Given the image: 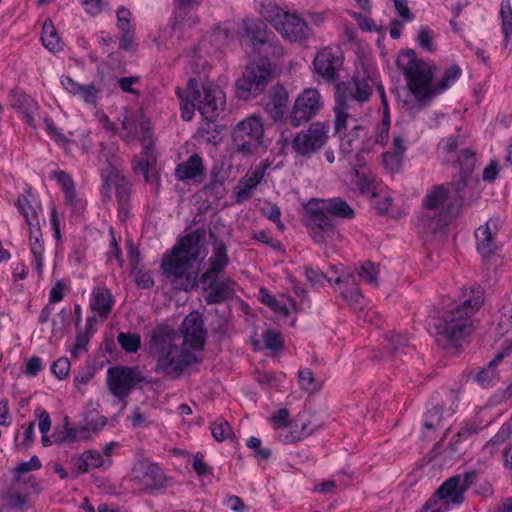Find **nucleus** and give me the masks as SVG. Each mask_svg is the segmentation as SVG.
I'll return each instance as SVG.
<instances>
[{
    "label": "nucleus",
    "instance_id": "obj_1",
    "mask_svg": "<svg viewBox=\"0 0 512 512\" xmlns=\"http://www.w3.org/2000/svg\"><path fill=\"white\" fill-rule=\"evenodd\" d=\"M204 256L205 231L195 230L183 237L163 258L161 267L175 289L188 291L196 285L197 271H192L193 263Z\"/></svg>",
    "mask_w": 512,
    "mask_h": 512
},
{
    "label": "nucleus",
    "instance_id": "obj_2",
    "mask_svg": "<svg viewBox=\"0 0 512 512\" xmlns=\"http://www.w3.org/2000/svg\"><path fill=\"white\" fill-rule=\"evenodd\" d=\"M397 62L407 79L409 89L422 105L450 88L461 76L459 66L453 65L445 70L438 83L433 84L434 68L418 59L412 49L406 50Z\"/></svg>",
    "mask_w": 512,
    "mask_h": 512
},
{
    "label": "nucleus",
    "instance_id": "obj_3",
    "mask_svg": "<svg viewBox=\"0 0 512 512\" xmlns=\"http://www.w3.org/2000/svg\"><path fill=\"white\" fill-rule=\"evenodd\" d=\"M177 332L167 325H160L151 332V352L156 359L155 371L167 378H178L199 358L183 345L179 346Z\"/></svg>",
    "mask_w": 512,
    "mask_h": 512
},
{
    "label": "nucleus",
    "instance_id": "obj_4",
    "mask_svg": "<svg viewBox=\"0 0 512 512\" xmlns=\"http://www.w3.org/2000/svg\"><path fill=\"white\" fill-rule=\"evenodd\" d=\"M328 214L344 219H352L355 216L354 209L340 197L309 202L306 225L316 243H329L339 238V233Z\"/></svg>",
    "mask_w": 512,
    "mask_h": 512
},
{
    "label": "nucleus",
    "instance_id": "obj_5",
    "mask_svg": "<svg viewBox=\"0 0 512 512\" xmlns=\"http://www.w3.org/2000/svg\"><path fill=\"white\" fill-rule=\"evenodd\" d=\"M477 327L475 317L454 305L448 307L434 323L437 342L445 348H456Z\"/></svg>",
    "mask_w": 512,
    "mask_h": 512
},
{
    "label": "nucleus",
    "instance_id": "obj_6",
    "mask_svg": "<svg viewBox=\"0 0 512 512\" xmlns=\"http://www.w3.org/2000/svg\"><path fill=\"white\" fill-rule=\"evenodd\" d=\"M450 191L444 185L430 188L422 199L423 212L421 221L432 232L447 225L450 218L459 213L458 207L450 203Z\"/></svg>",
    "mask_w": 512,
    "mask_h": 512
},
{
    "label": "nucleus",
    "instance_id": "obj_7",
    "mask_svg": "<svg viewBox=\"0 0 512 512\" xmlns=\"http://www.w3.org/2000/svg\"><path fill=\"white\" fill-rule=\"evenodd\" d=\"M101 147L102 150L98 156V160L106 164L105 168H101V176L103 179L102 193L109 197L111 187L114 186L116 189L119 209L121 212L127 213L128 203L130 200V185L122 174V162L117 156L113 155L110 151H107L103 145H101Z\"/></svg>",
    "mask_w": 512,
    "mask_h": 512
},
{
    "label": "nucleus",
    "instance_id": "obj_8",
    "mask_svg": "<svg viewBox=\"0 0 512 512\" xmlns=\"http://www.w3.org/2000/svg\"><path fill=\"white\" fill-rule=\"evenodd\" d=\"M188 98L195 101L197 110L208 121H214L224 110V92L213 84H203L200 87L196 78L188 81Z\"/></svg>",
    "mask_w": 512,
    "mask_h": 512
},
{
    "label": "nucleus",
    "instance_id": "obj_9",
    "mask_svg": "<svg viewBox=\"0 0 512 512\" xmlns=\"http://www.w3.org/2000/svg\"><path fill=\"white\" fill-rule=\"evenodd\" d=\"M264 124L259 116L251 115L238 122L232 130V141L237 152L251 155L262 146Z\"/></svg>",
    "mask_w": 512,
    "mask_h": 512
},
{
    "label": "nucleus",
    "instance_id": "obj_10",
    "mask_svg": "<svg viewBox=\"0 0 512 512\" xmlns=\"http://www.w3.org/2000/svg\"><path fill=\"white\" fill-rule=\"evenodd\" d=\"M271 78V63L247 65L242 76L236 81V96L243 100L255 98L265 90Z\"/></svg>",
    "mask_w": 512,
    "mask_h": 512
},
{
    "label": "nucleus",
    "instance_id": "obj_11",
    "mask_svg": "<svg viewBox=\"0 0 512 512\" xmlns=\"http://www.w3.org/2000/svg\"><path fill=\"white\" fill-rule=\"evenodd\" d=\"M144 381L145 377L138 367L114 366L107 370L108 390L119 401H125L134 387Z\"/></svg>",
    "mask_w": 512,
    "mask_h": 512
},
{
    "label": "nucleus",
    "instance_id": "obj_12",
    "mask_svg": "<svg viewBox=\"0 0 512 512\" xmlns=\"http://www.w3.org/2000/svg\"><path fill=\"white\" fill-rule=\"evenodd\" d=\"M121 124L122 131L120 136L124 141L131 142L140 139L144 149L152 148L153 140L150 122L141 109L130 111L125 108Z\"/></svg>",
    "mask_w": 512,
    "mask_h": 512
},
{
    "label": "nucleus",
    "instance_id": "obj_13",
    "mask_svg": "<svg viewBox=\"0 0 512 512\" xmlns=\"http://www.w3.org/2000/svg\"><path fill=\"white\" fill-rule=\"evenodd\" d=\"M270 22L289 41L303 42L311 36V29L306 21L295 13L278 9Z\"/></svg>",
    "mask_w": 512,
    "mask_h": 512
},
{
    "label": "nucleus",
    "instance_id": "obj_14",
    "mask_svg": "<svg viewBox=\"0 0 512 512\" xmlns=\"http://www.w3.org/2000/svg\"><path fill=\"white\" fill-rule=\"evenodd\" d=\"M322 108L321 95L317 89H305L296 99L290 114V123L298 127L312 119Z\"/></svg>",
    "mask_w": 512,
    "mask_h": 512
},
{
    "label": "nucleus",
    "instance_id": "obj_15",
    "mask_svg": "<svg viewBox=\"0 0 512 512\" xmlns=\"http://www.w3.org/2000/svg\"><path fill=\"white\" fill-rule=\"evenodd\" d=\"M374 81L366 75H354L350 81L341 82L336 85V99H343L350 103L352 100L365 102L369 99Z\"/></svg>",
    "mask_w": 512,
    "mask_h": 512
},
{
    "label": "nucleus",
    "instance_id": "obj_16",
    "mask_svg": "<svg viewBox=\"0 0 512 512\" xmlns=\"http://www.w3.org/2000/svg\"><path fill=\"white\" fill-rule=\"evenodd\" d=\"M328 129L325 125L316 122L310 127L297 134L292 146L301 155H310L319 150L328 139Z\"/></svg>",
    "mask_w": 512,
    "mask_h": 512
},
{
    "label": "nucleus",
    "instance_id": "obj_17",
    "mask_svg": "<svg viewBox=\"0 0 512 512\" xmlns=\"http://www.w3.org/2000/svg\"><path fill=\"white\" fill-rule=\"evenodd\" d=\"M476 477V473L474 471L465 472L462 475H455L448 478L442 485L438 488L439 494L446 500L449 504L459 505L464 501V493L468 490V488L472 485L474 479Z\"/></svg>",
    "mask_w": 512,
    "mask_h": 512
},
{
    "label": "nucleus",
    "instance_id": "obj_18",
    "mask_svg": "<svg viewBox=\"0 0 512 512\" xmlns=\"http://www.w3.org/2000/svg\"><path fill=\"white\" fill-rule=\"evenodd\" d=\"M313 66L319 76L328 82H334L342 66V58L338 50L325 47L316 54Z\"/></svg>",
    "mask_w": 512,
    "mask_h": 512
},
{
    "label": "nucleus",
    "instance_id": "obj_19",
    "mask_svg": "<svg viewBox=\"0 0 512 512\" xmlns=\"http://www.w3.org/2000/svg\"><path fill=\"white\" fill-rule=\"evenodd\" d=\"M181 331L184 347L189 346L193 350H201L204 347L206 330L200 314L191 313L186 316L182 322Z\"/></svg>",
    "mask_w": 512,
    "mask_h": 512
},
{
    "label": "nucleus",
    "instance_id": "obj_20",
    "mask_svg": "<svg viewBox=\"0 0 512 512\" xmlns=\"http://www.w3.org/2000/svg\"><path fill=\"white\" fill-rule=\"evenodd\" d=\"M133 477L147 490L159 489L165 485V475L156 464L139 462L133 468Z\"/></svg>",
    "mask_w": 512,
    "mask_h": 512
},
{
    "label": "nucleus",
    "instance_id": "obj_21",
    "mask_svg": "<svg viewBox=\"0 0 512 512\" xmlns=\"http://www.w3.org/2000/svg\"><path fill=\"white\" fill-rule=\"evenodd\" d=\"M245 35L241 39L244 47H249L254 51L273 34L267 30V25L262 20L245 19L243 21Z\"/></svg>",
    "mask_w": 512,
    "mask_h": 512
},
{
    "label": "nucleus",
    "instance_id": "obj_22",
    "mask_svg": "<svg viewBox=\"0 0 512 512\" xmlns=\"http://www.w3.org/2000/svg\"><path fill=\"white\" fill-rule=\"evenodd\" d=\"M498 224V219H489L475 231L477 250L484 257L492 255L496 250L495 235L499 230Z\"/></svg>",
    "mask_w": 512,
    "mask_h": 512
},
{
    "label": "nucleus",
    "instance_id": "obj_23",
    "mask_svg": "<svg viewBox=\"0 0 512 512\" xmlns=\"http://www.w3.org/2000/svg\"><path fill=\"white\" fill-rule=\"evenodd\" d=\"M484 299V290L482 287L474 285L469 288H463L460 296L452 305L458 309L467 311L468 314L475 317L476 313L483 306Z\"/></svg>",
    "mask_w": 512,
    "mask_h": 512
},
{
    "label": "nucleus",
    "instance_id": "obj_24",
    "mask_svg": "<svg viewBox=\"0 0 512 512\" xmlns=\"http://www.w3.org/2000/svg\"><path fill=\"white\" fill-rule=\"evenodd\" d=\"M265 175L262 168H257L242 177L234 188L235 202L240 204L252 197L253 190L261 183Z\"/></svg>",
    "mask_w": 512,
    "mask_h": 512
},
{
    "label": "nucleus",
    "instance_id": "obj_25",
    "mask_svg": "<svg viewBox=\"0 0 512 512\" xmlns=\"http://www.w3.org/2000/svg\"><path fill=\"white\" fill-rule=\"evenodd\" d=\"M209 291L205 297L208 304H219L234 295L235 282L230 277L218 280L217 277L209 279Z\"/></svg>",
    "mask_w": 512,
    "mask_h": 512
},
{
    "label": "nucleus",
    "instance_id": "obj_26",
    "mask_svg": "<svg viewBox=\"0 0 512 512\" xmlns=\"http://www.w3.org/2000/svg\"><path fill=\"white\" fill-rule=\"evenodd\" d=\"M9 102L22 115L26 124L34 126V114L38 110V104L30 96L13 90L9 94Z\"/></svg>",
    "mask_w": 512,
    "mask_h": 512
},
{
    "label": "nucleus",
    "instance_id": "obj_27",
    "mask_svg": "<svg viewBox=\"0 0 512 512\" xmlns=\"http://www.w3.org/2000/svg\"><path fill=\"white\" fill-rule=\"evenodd\" d=\"M288 103V92L281 85L274 86L268 95L265 102V110L274 120H279L283 117Z\"/></svg>",
    "mask_w": 512,
    "mask_h": 512
},
{
    "label": "nucleus",
    "instance_id": "obj_28",
    "mask_svg": "<svg viewBox=\"0 0 512 512\" xmlns=\"http://www.w3.org/2000/svg\"><path fill=\"white\" fill-rule=\"evenodd\" d=\"M229 257L226 245L222 242H215L213 253L209 258V269L202 274V281L207 282L209 279L218 277V274L228 265Z\"/></svg>",
    "mask_w": 512,
    "mask_h": 512
},
{
    "label": "nucleus",
    "instance_id": "obj_29",
    "mask_svg": "<svg viewBox=\"0 0 512 512\" xmlns=\"http://www.w3.org/2000/svg\"><path fill=\"white\" fill-rule=\"evenodd\" d=\"M319 426V424H316L313 421L312 417H300L294 421V425L290 431L285 434H281V438L283 442L287 444L301 441L317 431Z\"/></svg>",
    "mask_w": 512,
    "mask_h": 512
},
{
    "label": "nucleus",
    "instance_id": "obj_30",
    "mask_svg": "<svg viewBox=\"0 0 512 512\" xmlns=\"http://www.w3.org/2000/svg\"><path fill=\"white\" fill-rule=\"evenodd\" d=\"M512 351V341L502 351H499L493 360L488 365L481 369L477 375V382L484 388L489 387L498 380V372L496 371V365L502 361Z\"/></svg>",
    "mask_w": 512,
    "mask_h": 512
},
{
    "label": "nucleus",
    "instance_id": "obj_31",
    "mask_svg": "<svg viewBox=\"0 0 512 512\" xmlns=\"http://www.w3.org/2000/svg\"><path fill=\"white\" fill-rule=\"evenodd\" d=\"M350 103L343 99H336V105L334 106L335 121L334 130L335 133L341 135L342 133H348V129L352 130L354 124H358L357 120L354 119L349 113Z\"/></svg>",
    "mask_w": 512,
    "mask_h": 512
},
{
    "label": "nucleus",
    "instance_id": "obj_32",
    "mask_svg": "<svg viewBox=\"0 0 512 512\" xmlns=\"http://www.w3.org/2000/svg\"><path fill=\"white\" fill-rule=\"evenodd\" d=\"M203 162L199 155L193 154L186 161L177 165L175 173L179 180H188L203 174Z\"/></svg>",
    "mask_w": 512,
    "mask_h": 512
},
{
    "label": "nucleus",
    "instance_id": "obj_33",
    "mask_svg": "<svg viewBox=\"0 0 512 512\" xmlns=\"http://www.w3.org/2000/svg\"><path fill=\"white\" fill-rule=\"evenodd\" d=\"M362 132L365 133V127L360 124H354L351 131L340 135V159H349L351 157Z\"/></svg>",
    "mask_w": 512,
    "mask_h": 512
},
{
    "label": "nucleus",
    "instance_id": "obj_34",
    "mask_svg": "<svg viewBox=\"0 0 512 512\" xmlns=\"http://www.w3.org/2000/svg\"><path fill=\"white\" fill-rule=\"evenodd\" d=\"M30 232V250L34 256L36 269L39 274L42 273L43 269V256H44V247L41 242L42 233L40 231L39 221H36V225L29 226Z\"/></svg>",
    "mask_w": 512,
    "mask_h": 512
},
{
    "label": "nucleus",
    "instance_id": "obj_35",
    "mask_svg": "<svg viewBox=\"0 0 512 512\" xmlns=\"http://www.w3.org/2000/svg\"><path fill=\"white\" fill-rule=\"evenodd\" d=\"M253 52L257 54L260 59L263 58L264 62L268 63H270V60L281 58L285 53L283 47L276 40L274 33Z\"/></svg>",
    "mask_w": 512,
    "mask_h": 512
},
{
    "label": "nucleus",
    "instance_id": "obj_36",
    "mask_svg": "<svg viewBox=\"0 0 512 512\" xmlns=\"http://www.w3.org/2000/svg\"><path fill=\"white\" fill-rule=\"evenodd\" d=\"M41 40L45 48L56 53L63 49L61 39L51 20L47 19L42 27Z\"/></svg>",
    "mask_w": 512,
    "mask_h": 512
},
{
    "label": "nucleus",
    "instance_id": "obj_37",
    "mask_svg": "<svg viewBox=\"0 0 512 512\" xmlns=\"http://www.w3.org/2000/svg\"><path fill=\"white\" fill-rule=\"evenodd\" d=\"M91 308L101 317L106 318L112 309V299L110 292L107 289H95L93 291Z\"/></svg>",
    "mask_w": 512,
    "mask_h": 512
},
{
    "label": "nucleus",
    "instance_id": "obj_38",
    "mask_svg": "<svg viewBox=\"0 0 512 512\" xmlns=\"http://www.w3.org/2000/svg\"><path fill=\"white\" fill-rule=\"evenodd\" d=\"M299 384L302 390L308 393H315L322 387V382L318 381L310 369H302L298 373Z\"/></svg>",
    "mask_w": 512,
    "mask_h": 512
},
{
    "label": "nucleus",
    "instance_id": "obj_39",
    "mask_svg": "<svg viewBox=\"0 0 512 512\" xmlns=\"http://www.w3.org/2000/svg\"><path fill=\"white\" fill-rule=\"evenodd\" d=\"M500 16L502 19V31L507 44L512 37V8L510 0H502Z\"/></svg>",
    "mask_w": 512,
    "mask_h": 512
},
{
    "label": "nucleus",
    "instance_id": "obj_40",
    "mask_svg": "<svg viewBox=\"0 0 512 512\" xmlns=\"http://www.w3.org/2000/svg\"><path fill=\"white\" fill-rule=\"evenodd\" d=\"M512 327V303H504L499 310V321L497 323V332L503 336L509 332Z\"/></svg>",
    "mask_w": 512,
    "mask_h": 512
},
{
    "label": "nucleus",
    "instance_id": "obj_41",
    "mask_svg": "<svg viewBox=\"0 0 512 512\" xmlns=\"http://www.w3.org/2000/svg\"><path fill=\"white\" fill-rule=\"evenodd\" d=\"M29 195H21L18 197L17 206L19 211L25 217L28 226L36 225V221H38L37 213L34 207L31 205V201L29 199Z\"/></svg>",
    "mask_w": 512,
    "mask_h": 512
},
{
    "label": "nucleus",
    "instance_id": "obj_42",
    "mask_svg": "<svg viewBox=\"0 0 512 512\" xmlns=\"http://www.w3.org/2000/svg\"><path fill=\"white\" fill-rule=\"evenodd\" d=\"M211 432L215 440L219 442L227 440L233 435L231 426L223 418H218L213 422Z\"/></svg>",
    "mask_w": 512,
    "mask_h": 512
},
{
    "label": "nucleus",
    "instance_id": "obj_43",
    "mask_svg": "<svg viewBox=\"0 0 512 512\" xmlns=\"http://www.w3.org/2000/svg\"><path fill=\"white\" fill-rule=\"evenodd\" d=\"M55 178L57 181L61 184L62 190L65 193L66 199L69 202H72L76 196L75 188H74V182L71 178V176L66 173L65 171H55L54 173Z\"/></svg>",
    "mask_w": 512,
    "mask_h": 512
},
{
    "label": "nucleus",
    "instance_id": "obj_44",
    "mask_svg": "<svg viewBox=\"0 0 512 512\" xmlns=\"http://www.w3.org/2000/svg\"><path fill=\"white\" fill-rule=\"evenodd\" d=\"M117 340L122 349L128 353H135L141 345V339L138 334L121 332L118 334Z\"/></svg>",
    "mask_w": 512,
    "mask_h": 512
},
{
    "label": "nucleus",
    "instance_id": "obj_45",
    "mask_svg": "<svg viewBox=\"0 0 512 512\" xmlns=\"http://www.w3.org/2000/svg\"><path fill=\"white\" fill-rule=\"evenodd\" d=\"M379 270L372 262L367 261L363 263L358 271V276L366 283L377 286L378 285Z\"/></svg>",
    "mask_w": 512,
    "mask_h": 512
},
{
    "label": "nucleus",
    "instance_id": "obj_46",
    "mask_svg": "<svg viewBox=\"0 0 512 512\" xmlns=\"http://www.w3.org/2000/svg\"><path fill=\"white\" fill-rule=\"evenodd\" d=\"M449 503L439 494V490L426 501L422 507L423 512H445Z\"/></svg>",
    "mask_w": 512,
    "mask_h": 512
},
{
    "label": "nucleus",
    "instance_id": "obj_47",
    "mask_svg": "<svg viewBox=\"0 0 512 512\" xmlns=\"http://www.w3.org/2000/svg\"><path fill=\"white\" fill-rule=\"evenodd\" d=\"M442 409L440 406H433L425 414L424 428L427 430H435L442 426Z\"/></svg>",
    "mask_w": 512,
    "mask_h": 512
},
{
    "label": "nucleus",
    "instance_id": "obj_48",
    "mask_svg": "<svg viewBox=\"0 0 512 512\" xmlns=\"http://www.w3.org/2000/svg\"><path fill=\"white\" fill-rule=\"evenodd\" d=\"M475 155L470 150H463L461 151L460 155L458 156V163L460 166V173L472 175V172L475 168Z\"/></svg>",
    "mask_w": 512,
    "mask_h": 512
},
{
    "label": "nucleus",
    "instance_id": "obj_49",
    "mask_svg": "<svg viewBox=\"0 0 512 512\" xmlns=\"http://www.w3.org/2000/svg\"><path fill=\"white\" fill-rule=\"evenodd\" d=\"M156 159L151 152V149H144L142 156L135 160L134 170L137 173H147L149 169L155 164Z\"/></svg>",
    "mask_w": 512,
    "mask_h": 512
},
{
    "label": "nucleus",
    "instance_id": "obj_50",
    "mask_svg": "<svg viewBox=\"0 0 512 512\" xmlns=\"http://www.w3.org/2000/svg\"><path fill=\"white\" fill-rule=\"evenodd\" d=\"M477 182V179L472 175L460 173L459 181L454 183V189L458 198L464 199L466 196L465 189L474 186Z\"/></svg>",
    "mask_w": 512,
    "mask_h": 512
},
{
    "label": "nucleus",
    "instance_id": "obj_51",
    "mask_svg": "<svg viewBox=\"0 0 512 512\" xmlns=\"http://www.w3.org/2000/svg\"><path fill=\"white\" fill-rule=\"evenodd\" d=\"M290 413L289 410L286 408H282L277 410L273 416L271 417V421L273 424L278 425L279 427L283 428V434L290 431L292 428L291 422H290Z\"/></svg>",
    "mask_w": 512,
    "mask_h": 512
},
{
    "label": "nucleus",
    "instance_id": "obj_52",
    "mask_svg": "<svg viewBox=\"0 0 512 512\" xmlns=\"http://www.w3.org/2000/svg\"><path fill=\"white\" fill-rule=\"evenodd\" d=\"M265 347L269 350L277 351L282 348L283 340L280 333L267 330L262 335Z\"/></svg>",
    "mask_w": 512,
    "mask_h": 512
},
{
    "label": "nucleus",
    "instance_id": "obj_53",
    "mask_svg": "<svg viewBox=\"0 0 512 512\" xmlns=\"http://www.w3.org/2000/svg\"><path fill=\"white\" fill-rule=\"evenodd\" d=\"M403 162V156L398 153L387 151L383 153V165L390 172H396L400 169Z\"/></svg>",
    "mask_w": 512,
    "mask_h": 512
},
{
    "label": "nucleus",
    "instance_id": "obj_54",
    "mask_svg": "<svg viewBox=\"0 0 512 512\" xmlns=\"http://www.w3.org/2000/svg\"><path fill=\"white\" fill-rule=\"evenodd\" d=\"M261 301L275 312H281L284 316L289 314V310L285 305H281L274 296L270 295L267 290H260Z\"/></svg>",
    "mask_w": 512,
    "mask_h": 512
},
{
    "label": "nucleus",
    "instance_id": "obj_55",
    "mask_svg": "<svg viewBox=\"0 0 512 512\" xmlns=\"http://www.w3.org/2000/svg\"><path fill=\"white\" fill-rule=\"evenodd\" d=\"M94 319L89 318L87 321V330L84 333H80L77 335L76 343L74 345V348L72 350V354L76 355L78 351L85 350L86 346L90 340L91 337V330H92V324Z\"/></svg>",
    "mask_w": 512,
    "mask_h": 512
},
{
    "label": "nucleus",
    "instance_id": "obj_56",
    "mask_svg": "<svg viewBox=\"0 0 512 512\" xmlns=\"http://www.w3.org/2000/svg\"><path fill=\"white\" fill-rule=\"evenodd\" d=\"M340 295L349 305L354 307L361 306L363 295L358 288L351 287L350 289L341 290Z\"/></svg>",
    "mask_w": 512,
    "mask_h": 512
},
{
    "label": "nucleus",
    "instance_id": "obj_57",
    "mask_svg": "<svg viewBox=\"0 0 512 512\" xmlns=\"http://www.w3.org/2000/svg\"><path fill=\"white\" fill-rule=\"evenodd\" d=\"M176 92H177V95L182 99V106H181L182 118L185 121H190L193 117L194 110L197 109V105H194L195 101L190 100L188 98V91L186 92L185 100L183 99L182 92L180 89H177Z\"/></svg>",
    "mask_w": 512,
    "mask_h": 512
},
{
    "label": "nucleus",
    "instance_id": "obj_58",
    "mask_svg": "<svg viewBox=\"0 0 512 512\" xmlns=\"http://www.w3.org/2000/svg\"><path fill=\"white\" fill-rule=\"evenodd\" d=\"M51 370L58 379H64L69 373L70 361L65 357L59 358L52 364Z\"/></svg>",
    "mask_w": 512,
    "mask_h": 512
},
{
    "label": "nucleus",
    "instance_id": "obj_59",
    "mask_svg": "<svg viewBox=\"0 0 512 512\" xmlns=\"http://www.w3.org/2000/svg\"><path fill=\"white\" fill-rule=\"evenodd\" d=\"M100 91L101 89L94 84L83 85L78 95H80L86 103L96 104Z\"/></svg>",
    "mask_w": 512,
    "mask_h": 512
},
{
    "label": "nucleus",
    "instance_id": "obj_60",
    "mask_svg": "<svg viewBox=\"0 0 512 512\" xmlns=\"http://www.w3.org/2000/svg\"><path fill=\"white\" fill-rule=\"evenodd\" d=\"M68 436H69V443L88 440L91 438L90 427L81 426L78 428H72L69 426Z\"/></svg>",
    "mask_w": 512,
    "mask_h": 512
},
{
    "label": "nucleus",
    "instance_id": "obj_61",
    "mask_svg": "<svg viewBox=\"0 0 512 512\" xmlns=\"http://www.w3.org/2000/svg\"><path fill=\"white\" fill-rule=\"evenodd\" d=\"M34 414L39 421L38 426L40 432L42 434H47L52 424L49 413L46 410L38 407L37 409H35Z\"/></svg>",
    "mask_w": 512,
    "mask_h": 512
},
{
    "label": "nucleus",
    "instance_id": "obj_62",
    "mask_svg": "<svg viewBox=\"0 0 512 512\" xmlns=\"http://www.w3.org/2000/svg\"><path fill=\"white\" fill-rule=\"evenodd\" d=\"M305 276L307 281L314 287L322 286L324 280H327V278L329 277L328 275H325L323 272L315 270L311 267L305 268Z\"/></svg>",
    "mask_w": 512,
    "mask_h": 512
},
{
    "label": "nucleus",
    "instance_id": "obj_63",
    "mask_svg": "<svg viewBox=\"0 0 512 512\" xmlns=\"http://www.w3.org/2000/svg\"><path fill=\"white\" fill-rule=\"evenodd\" d=\"M390 345L394 355L407 354L405 349H409L407 339L401 335H393L390 340Z\"/></svg>",
    "mask_w": 512,
    "mask_h": 512
},
{
    "label": "nucleus",
    "instance_id": "obj_64",
    "mask_svg": "<svg viewBox=\"0 0 512 512\" xmlns=\"http://www.w3.org/2000/svg\"><path fill=\"white\" fill-rule=\"evenodd\" d=\"M432 31L427 27H422L418 33V43L426 51H433Z\"/></svg>",
    "mask_w": 512,
    "mask_h": 512
}]
</instances>
